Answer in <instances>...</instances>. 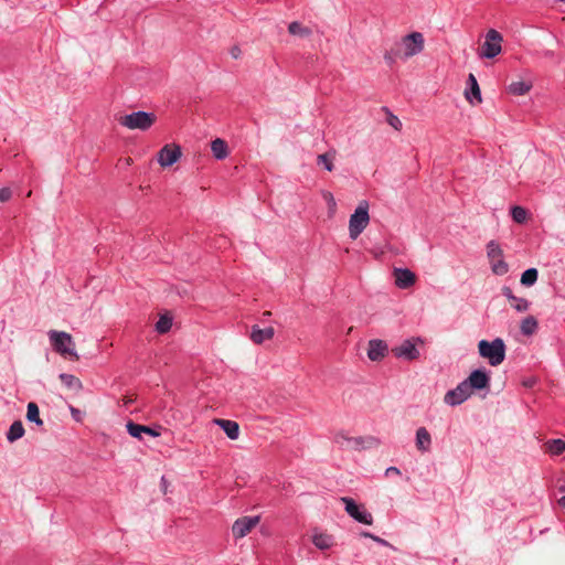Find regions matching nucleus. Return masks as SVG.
<instances>
[{
	"mask_svg": "<svg viewBox=\"0 0 565 565\" xmlns=\"http://www.w3.org/2000/svg\"><path fill=\"white\" fill-rule=\"evenodd\" d=\"M271 313L269 311H266L263 313V316L265 317V319H268V317L270 316Z\"/></svg>",
	"mask_w": 565,
	"mask_h": 565,
	"instance_id": "obj_47",
	"label": "nucleus"
},
{
	"mask_svg": "<svg viewBox=\"0 0 565 565\" xmlns=\"http://www.w3.org/2000/svg\"><path fill=\"white\" fill-rule=\"evenodd\" d=\"M545 448L552 456H558L565 451V441L563 439H551L545 444Z\"/></svg>",
	"mask_w": 565,
	"mask_h": 565,
	"instance_id": "obj_29",
	"label": "nucleus"
},
{
	"mask_svg": "<svg viewBox=\"0 0 565 565\" xmlns=\"http://www.w3.org/2000/svg\"><path fill=\"white\" fill-rule=\"evenodd\" d=\"M467 84L469 87L465 90L466 99L471 105L480 104L482 102L481 92L477 78L472 73L468 75Z\"/></svg>",
	"mask_w": 565,
	"mask_h": 565,
	"instance_id": "obj_18",
	"label": "nucleus"
},
{
	"mask_svg": "<svg viewBox=\"0 0 565 565\" xmlns=\"http://www.w3.org/2000/svg\"><path fill=\"white\" fill-rule=\"evenodd\" d=\"M312 543L319 550H328L333 545V539L324 533H316L312 536Z\"/></svg>",
	"mask_w": 565,
	"mask_h": 565,
	"instance_id": "obj_26",
	"label": "nucleus"
},
{
	"mask_svg": "<svg viewBox=\"0 0 565 565\" xmlns=\"http://www.w3.org/2000/svg\"><path fill=\"white\" fill-rule=\"evenodd\" d=\"M537 276L539 273L536 268H529L522 274L521 284L530 287L536 282Z\"/></svg>",
	"mask_w": 565,
	"mask_h": 565,
	"instance_id": "obj_33",
	"label": "nucleus"
},
{
	"mask_svg": "<svg viewBox=\"0 0 565 565\" xmlns=\"http://www.w3.org/2000/svg\"><path fill=\"white\" fill-rule=\"evenodd\" d=\"M58 377L61 382L71 390L78 391L82 388L81 381L72 374L61 373Z\"/></svg>",
	"mask_w": 565,
	"mask_h": 565,
	"instance_id": "obj_31",
	"label": "nucleus"
},
{
	"mask_svg": "<svg viewBox=\"0 0 565 565\" xmlns=\"http://www.w3.org/2000/svg\"><path fill=\"white\" fill-rule=\"evenodd\" d=\"M391 475H401V470L397 468V467H388L386 470H385V476H391Z\"/></svg>",
	"mask_w": 565,
	"mask_h": 565,
	"instance_id": "obj_42",
	"label": "nucleus"
},
{
	"mask_svg": "<svg viewBox=\"0 0 565 565\" xmlns=\"http://www.w3.org/2000/svg\"><path fill=\"white\" fill-rule=\"evenodd\" d=\"M401 58L408 60L423 52L425 47V39L420 32H412L402 38Z\"/></svg>",
	"mask_w": 565,
	"mask_h": 565,
	"instance_id": "obj_6",
	"label": "nucleus"
},
{
	"mask_svg": "<svg viewBox=\"0 0 565 565\" xmlns=\"http://www.w3.org/2000/svg\"><path fill=\"white\" fill-rule=\"evenodd\" d=\"M468 385L469 390H484L490 385V376L483 369H477L470 373V375L463 380Z\"/></svg>",
	"mask_w": 565,
	"mask_h": 565,
	"instance_id": "obj_13",
	"label": "nucleus"
},
{
	"mask_svg": "<svg viewBox=\"0 0 565 565\" xmlns=\"http://www.w3.org/2000/svg\"><path fill=\"white\" fill-rule=\"evenodd\" d=\"M275 334L274 328L268 327L260 329L258 326H253L250 339L256 344H262L266 340H270Z\"/></svg>",
	"mask_w": 565,
	"mask_h": 565,
	"instance_id": "obj_21",
	"label": "nucleus"
},
{
	"mask_svg": "<svg viewBox=\"0 0 565 565\" xmlns=\"http://www.w3.org/2000/svg\"><path fill=\"white\" fill-rule=\"evenodd\" d=\"M47 335L54 351L63 356L70 355L76 360L78 359V355L75 351V343L70 333L64 331L50 330Z\"/></svg>",
	"mask_w": 565,
	"mask_h": 565,
	"instance_id": "obj_2",
	"label": "nucleus"
},
{
	"mask_svg": "<svg viewBox=\"0 0 565 565\" xmlns=\"http://www.w3.org/2000/svg\"><path fill=\"white\" fill-rule=\"evenodd\" d=\"M213 422L215 425L220 426L224 430V433L230 439L236 440L238 438L239 426L236 422L221 418H216Z\"/></svg>",
	"mask_w": 565,
	"mask_h": 565,
	"instance_id": "obj_20",
	"label": "nucleus"
},
{
	"mask_svg": "<svg viewBox=\"0 0 565 565\" xmlns=\"http://www.w3.org/2000/svg\"><path fill=\"white\" fill-rule=\"evenodd\" d=\"M172 327V319L168 316H161L156 323V330L158 333H167Z\"/></svg>",
	"mask_w": 565,
	"mask_h": 565,
	"instance_id": "obj_34",
	"label": "nucleus"
},
{
	"mask_svg": "<svg viewBox=\"0 0 565 565\" xmlns=\"http://www.w3.org/2000/svg\"><path fill=\"white\" fill-rule=\"evenodd\" d=\"M156 121V115L153 113H147L143 110L134 111L118 118V122L131 130H148Z\"/></svg>",
	"mask_w": 565,
	"mask_h": 565,
	"instance_id": "obj_3",
	"label": "nucleus"
},
{
	"mask_svg": "<svg viewBox=\"0 0 565 565\" xmlns=\"http://www.w3.org/2000/svg\"><path fill=\"white\" fill-rule=\"evenodd\" d=\"M415 445L418 451L428 452L431 448V435L426 427L416 430Z\"/></svg>",
	"mask_w": 565,
	"mask_h": 565,
	"instance_id": "obj_19",
	"label": "nucleus"
},
{
	"mask_svg": "<svg viewBox=\"0 0 565 565\" xmlns=\"http://www.w3.org/2000/svg\"><path fill=\"white\" fill-rule=\"evenodd\" d=\"M341 502L344 503L345 512L355 521L362 524L371 525L373 523L372 514L363 504H358L352 498L342 497Z\"/></svg>",
	"mask_w": 565,
	"mask_h": 565,
	"instance_id": "obj_8",
	"label": "nucleus"
},
{
	"mask_svg": "<svg viewBox=\"0 0 565 565\" xmlns=\"http://www.w3.org/2000/svg\"><path fill=\"white\" fill-rule=\"evenodd\" d=\"M333 440L340 448L347 450H362L377 444L374 437H350L343 431L337 433Z\"/></svg>",
	"mask_w": 565,
	"mask_h": 565,
	"instance_id": "obj_5",
	"label": "nucleus"
},
{
	"mask_svg": "<svg viewBox=\"0 0 565 565\" xmlns=\"http://www.w3.org/2000/svg\"><path fill=\"white\" fill-rule=\"evenodd\" d=\"M510 303L518 312H525L530 308V302L526 299L516 296L510 301Z\"/></svg>",
	"mask_w": 565,
	"mask_h": 565,
	"instance_id": "obj_35",
	"label": "nucleus"
},
{
	"mask_svg": "<svg viewBox=\"0 0 565 565\" xmlns=\"http://www.w3.org/2000/svg\"><path fill=\"white\" fill-rule=\"evenodd\" d=\"M259 523V516H243L237 519L233 526L232 532L236 539L246 536L257 524Z\"/></svg>",
	"mask_w": 565,
	"mask_h": 565,
	"instance_id": "obj_12",
	"label": "nucleus"
},
{
	"mask_svg": "<svg viewBox=\"0 0 565 565\" xmlns=\"http://www.w3.org/2000/svg\"><path fill=\"white\" fill-rule=\"evenodd\" d=\"M401 55L402 54L399 50H391L384 54V60L391 65L396 61L397 57H401Z\"/></svg>",
	"mask_w": 565,
	"mask_h": 565,
	"instance_id": "obj_37",
	"label": "nucleus"
},
{
	"mask_svg": "<svg viewBox=\"0 0 565 565\" xmlns=\"http://www.w3.org/2000/svg\"><path fill=\"white\" fill-rule=\"evenodd\" d=\"M322 198L328 205L329 214L332 215L337 210V202H335L333 194L329 191H323Z\"/></svg>",
	"mask_w": 565,
	"mask_h": 565,
	"instance_id": "obj_36",
	"label": "nucleus"
},
{
	"mask_svg": "<svg viewBox=\"0 0 565 565\" xmlns=\"http://www.w3.org/2000/svg\"><path fill=\"white\" fill-rule=\"evenodd\" d=\"M288 31L290 34L292 35H298V36H301V38H307L311 34V30L309 28H306L303 26L302 24H300L299 22H291L289 25H288Z\"/></svg>",
	"mask_w": 565,
	"mask_h": 565,
	"instance_id": "obj_32",
	"label": "nucleus"
},
{
	"mask_svg": "<svg viewBox=\"0 0 565 565\" xmlns=\"http://www.w3.org/2000/svg\"><path fill=\"white\" fill-rule=\"evenodd\" d=\"M24 427L20 420H15L11 424L8 433H7V439L10 443H14L18 439L22 438L24 435Z\"/></svg>",
	"mask_w": 565,
	"mask_h": 565,
	"instance_id": "obj_25",
	"label": "nucleus"
},
{
	"mask_svg": "<svg viewBox=\"0 0 565 565\" xmlns=\"http://www.w3.org/2000/svg\"><path fill=\"white\" fill-rule=\"evenodd\" d=\"M369 203L366 201L361 202L355 209L354 213L349 220V234L352 239H356L360 234L369 225Z\"/></svg>",
	"mask_w": 565,
	"mask_h": 565,
	"instance_id": "obj_4",
	"label": "nucleus"
},
{
	"mask_svg": "<svg viewBox=\"0 0 565 565\" xmlns=\"http://www.w3.org/2000/svg\"><path fill=\"white\" fill-rule=\"evenodd\" d=\"M502 295L507 297L509 301H511L515 297L512 292V289L507 286L502 288Z\"/></svg>",
	"mask_w": 565,
	"mask_h": 565,
	"instance_id": "obj_40",
	"label": "nucleus"
},
{
	"mask_svg": "<svg viewBox=\"0 0 565 565\" xmlns=\"http://www.w3.org/2000/svg\"><path fill=\"white\" fill-rule=\"evenodd\" d=\"M181 148L177 145H166L158 153V162L167 168L174 164L181 157Z\"/></svg>",
	"mask_w": 565,
	"mask_h": 565,
	"instance_id": "obj_14",
	"label": "nucleus"
},
{
	"mask_svg": "<svg viewBox=\"0 0 565 565\" xmlns=\"http://www.w3.org/2000/svg\"><path fill=\"white\" fill-rule=\"evenodd\" d=\"M74 413H79V412L75 408H72V414H74Z\"/></svg>",
	"mask_w": 565,
	"mask_h": 565,
	"instance_id": "obj_48",
	"label": "nucleus"
},
{
	"mask_svg": "<svg viewBox=\"0 0 565 565\" xmlns=\"http://www.w3.org/2000/svg\"><path fill=\"white\" fill-rule=\"evenodd\" d=\"M26 419L35 423L38 426L43 425V420L40 417V411L34 402H30L26 408Z\"/></svg>",
	"mask_w": 565,
	"mask_h": 565,
	"instance_id": "obj_30",
	"label": "nucleus"
},
{
	"mask_svg": "<svg viewBox=\"0 0 565 565\" xmlns=\"http://www.w3.org/2000/svg\"><path fill=\"white\" fill-rule=\"evenodd\" d=\"M387 122L396 130H399L401 127H402V121L399 120V118L393 114H390L388 118H387Z\"/></svg>",
	"mask_w": 565,
	"mask_h": 565,
	"instance_id": "obj_38",
	"label": "nucleus"
},
{
	"mask_svg": "<svg viewBox=\"0 0 565 565\" xmlns=\"http://www.w3.org/2000/svg\"><path fill=\"white\" fill-rule=\"evenodd\" d=\"M362 535H363L364 537H370V539H372V536H373L374 534H371V533H369V532H363V533H362Z\"/></svg>",
	"mask_w": 565,
	"mask_h": 565,
	"instance_id": "obj_45",
	"label": "nucleus"
},
{
	"mask_svg": "<svg viewBox=\"0 0 565 565\" xmlns=\"http://www.w3.org/2000/svg\"><path fill=\"white\" fill-rule=\"evenodd\" d=\"M12 192L9 188L0 189V202H7L11 199Z\"/></svg>",
	"mask_w": 565,
	"mask_h": 565,
	"instance_id": "obj_39",
	"label": "nucleus"
},
{
	"mask_svg": "<svg viewBox=\"0 0 565 565\" xmlns=\"http://www.w3.org/2000/svg\"><path fill=\"white\" fill-rule=\"evenodd\" d=\"M271 313L269 311H266L263 313V316L265 317V319H268V317L270 316Z\"/></svg>",
	"mask_w": 565,
	"mask_h": 565,
	"instance_id": "obj_46",
	"label": "nucleus"
},
{
	"mask_svg": "<svg viewBox=\"0 0 565 565\" xmlns=\"http://www.w3.org/2000/svg\"><path fill=\"white\" fill-rule=\"evenodd\" d=\"M230 54H231V56H232L233 58H235V60H236V58H238V57L241 56L242 51H241V49H239L238 46H233V47L231 49V51H230Z\"/></svg>",
	"mask_w": 565,
	"mask_h": 565,
	"instance_id": "obj_41",
	"label": "nucleus"
},
{
	"mask_svg": "<svg viewBox=\"0 0 565 565\" xmlns=\"http://www.w3.org/2000/svg\"><path fill=\"white\" fill-rule=\"evenodd\" d=\"M471 391L465 381L460 382L455 388L449 390L444 396V403L449 406H458L471 396Z\"/></svg>",
	"mask_w": 565,
	"mask_h": 565,
	"instance_id": "obj_11",
	"label": "nucleus"
},
{
	"mask_svg": "<svg viewBox=\"0 0 565 565\" xmlns=\"http://www.w3.org/2000/svg\"><path fill=\"white\" fill-rule=\"evenodd\" d=\"M211 150H212L213 156L217 160H223L228 156L227 143L221 138H216L215 140L212 141Z\"/></svg>",
	"mask_w": 565,
	"mask_h": 565,
	"instance_id": "obj_23",
	"label": "nucleus"
},
{
	"mask_svg": "<svg viewBox=\"0 0 565 565\" xmlns=\"http://www.w3.org/2000/svg\"><path fill=\"white\" fill-rule=\"evenodd\" d=\"M532 82L515 81L508 86V92L514 96H523L532 89Z\"/></svg>",
	"mask_w": 565,
	"mask_h": 565,
	"instance_id": "obj_22",
	"label": "nucleus"
},
{
	"mask_svg": "<svg viewBox=\"0 0 565 565\" xmlns=\"http://www.w3.org/2000/svg\"><path fill=\"white\" fill-rule=\"evenodd\" d=\"M543 54H544V56H545V57H547V58H553V57L555 56V53H554V51H552V50H546V51H544V53H543Z\"/></svg>",
	"mask_w": 565,
	"mask_h": 565,
	"instance_id": "obj_44",
	"label": "nucleus"
},
{
	"mask_svg": "<svg viewBox=\"0 0 565 565\" xmlns=\"http://www.w3.org/2000/svg\"><path fill=\"white\" fill-rule=\"evenodd\" d=\"M388 352V347L383 340L373 339L369 341L367 358L371 361H381Z\"/></svg>",
	"mask_w": 565,
	"mask_h": 565,
	"instance_id": "obj_16",
	"label": "nucleus"
},
{
	"mask_svg": "<svg viewBox=\"0 0 565 565\" xmlns=\"http://www.w3.org/2000/svg\"><path fill=\"white\" fill-rule=\"evenodd\" d=\"M335 159V150H330L317 157V164L322 166L327 171L331 172L334 169L333 161Z\"/></svg>",
	"mask_w": 565,
	"mask_h": 565,
	"instance_id": "obj_24",
	"label": "nucleus"
},
{
	"mask_svg": "<svg viewBox=\"0 0 565 565\" xmlns=\"http://www.w3.org/2000/svg\"><path fill=\"white\" fill-rule=\"evenodd\" d=\"M395 285L401 289H407L416 282L415 274L407 268H394Z\"/></svg>",
	"mask_w": 565,
	"mask_h": 565,
	"instance_id": "obj_15",
	"label": "nucleus"
},
{
	"mask_svg": "<svg viewBox=\"0 0 565 565\" xmlns=\"http://www.w3.org/2000/svg\"><path fill=\"white\" fill-rule=\"evenodd\" d=\"M126 428H127V431L130 436L135 437V438H138V439H142V435H149L151 437H159L160 436V430L156 429V428H152V427H149V426H145V425H140V424H136L131 420H129L127 424H126Z\"/></svg>",
	"mask_w": 565,
	"mask_h": 565,
	"instance_id": "obj_17",
	"label": "nucleus"
},
{
	"mask_svg": "<svg viewBox=\"0 0 565 565\" xmlns=\"http://www.w3.org/2000/svg\"><path fill=\"white\" fill-rule=\"evenodd\" d=\"M507 347L501 338L492 341L480 340L478 343L479 355L488 360L491 366L500 365L505 359Z\"/></svg>",
	"mask_w": 565,
	"mask_h": 565,
	"instance_id": "obj_1",
	"label": "nucleus"
},
{
	"mask_svg": "<svg viewBox=\"0 0 565 565\" xmlns=\"http://www.w3.org/2000/svg\"><path fill=\"white\" fill-rule=\"evenodd\" d=\"M417 342H422L419 338L417 339H406L401 344L394 347L392 349L393 354L406 361H413L418 359L419 351L416 347Z\"/></svg>",
	"mask_w": 565,
	"mask_h": 565,
	"instance_id": "obj_10",
	"label": "nucleus"
},
{
	"mask_svg": "<svg viewBox=\"0 0 565 565\" xmlns=\"http://www.w3.org/2000/svg\"><path fill=\"white\" fill-rule=\"evenodd\" d=\"M502 35L497 30H489L486 35V41L481 46L479 55L486 58H493L501 53Z\"/></svg>",
	"mask_w": 565,
	"mask_h": 565,
	"instance_id": "obj_9",
	"label": "nucleus"
},
{
	"mask_svg": "<svg viewBox=\"0 0 565 565\" xmlns=\"http://www.w3.org/2000/svg\"><path fill=\"white\" fill-rule=\"evenodd\" d=\"M372 540L375 541L376 543L381 544V545H384V546H387L388 545V542L376 536V535H373L372 536Z\"/></svg>",
	"mask_w": 565,
	"mask_h": 565,
	"instance_id": "obj_43",
	"label": "nucleus"
},
{
	"mask_svg": "<svg viewBox=\"0 0 565 565\" xmlns=\"http://www.w3.org/2000/svg\"><path fill=\"white\" fill-rule=\"evenodd\" d=\"M512 220L518 224H524L529 218V212L526 209L520 205H513L510 209Z\"/></svg>",
	"mask_w": 565,
	"mask_h": 565,
	"instance_id": "obj_27",
	"label": "nucleus"
},
{
	"mask_svg": "<svg viewBox=\"0 0 565 565\" xmlns=\"http://www.w3.org/2000/svg\"><path fill=\"white\" fill-rule=\"evenodd\" d=\"M520 329L522 334L532 335L537 329V320L533 316H529L522 320Z\"/></svg>",
	"mask_w": 565,
	"mask_h": 565,
	"instance_id": "obj_28",
	"label": "nucleus"
},
{
	"mask_svg": "<svg viewBox=\"0 0 565 565\" xmlns=\"http://www.w3.org/2000/svg\"><path fill=\"white\" fill-rule=\"evenodd\" d=\"M487 256L494 275L503 276L509 271V265L503 259V249L495 241L487 244Z\"/></svg>",
	"mask_w": 565,
	"mask_h": 565,
	"instance_id": "obj_7",
	"label": "nucleus"
}]
</instances>
